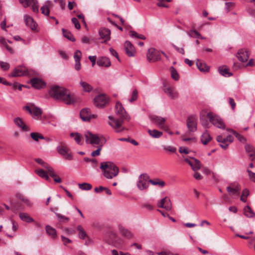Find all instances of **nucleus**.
<instances>
[{"instance_id": "nucleus-41", "label": "nucleus", "mask_w": 255, "mask_h": 255, "mask_svg": "<svg viewBox=\"0 0 255 255\" xmlns=\"http://www.w3.org/2000/svg\"><path fill=\"white\" fill-rule=\"evenodd\" d=\"M169 70L171 73V77L175 81L178 80L179 79V76L176 70L173 66H171Z\"/></svg>"}, {"instance_id": "nucleus-54", "label": "nucleus", "mask_w": 255, "mask_h": 255, "mask_svg": "<svg viewBox=\"0 0 255 255\" xmlns=\"http://www.w3.org/2000/svg\"><path fill=\"white\" fill-rule=\"evenodd\" d=\"M0 68L3 71L7 70L10 67V65L8 63L4 62L2 61H0Z\"/></svg>"}, {"instance_id": "nucleus-21", "label": "nucleus", "mask_w": 255, "mask_h": 255, "mask_svg": "<svg viewBox=\"0 0 255 255\" xmlns=\"http://www.w3.org/2000/svg\"><path fill=\"white\" fill-rule=\"evenodd\" d=\"M99 33L101 38L104 39V43L106 42L110 39L111 31L106 28H101L99 29Z\"/></svg>"}, {"instance_id": "nucleus-22", "label": "nucleus", "mask_w": 255, "mask_h": 255, "mask_svg": "<svg viewBox=\"0 0 255 255\" xmlns=\"http://www.w3.org/2000/svg\"><path fill=\"white\" fill-rule=\"evenodd\" d=\"M125 47L127 54L129 57L134 56L135 50L131 42L129 41H126Z\"/></svg>"}, {"instance_id": "nucleus-56", "label": "nucleus", "mask_w": 255, "mask_h": 255, "mask_svg": "<svg viewBox=\"0 0 255 255\" xmlns=\"http://www.w3.org/2000/svg\"><path fill=\"white\" fill-rule=\"evenodd\" d=\"M247 172L248 173L250 180L253 182H255V173L253 172L252 171L248 169L247 170Z\"/></svg>"}, {"instance_id": "nucleus-10", "label": "nucleus", "mask_w": 255, "mask_h": 255, "mask_svg": "<svg viewBox=\"0 0 255 255\" xmlns=\"http://www.w3.org/2000/svg\"><path fill=\"white\" fill-rule=\"evenodd\" d=\"M29 73L28 69L24 66H18L16 67L13 71L9 75V77H19L29 75Z\"/></svg>"}, {"instance_id": "nucleus-23", "label": "nucleus", "mask_w": 255, "mask_h": 255, "mask_svg": "<svg viewBox=\"0 0 255 255\" xmlns=\"http://www.w3.org/2000/svg\"><path fill=\"white\" fill-rule=\"evenodd\" d=\"M24 19L27 26H29L32 30L36 29L37 24L31 16L28 15H25L24 16Z\"/></svg>"}, {"instance_id": "nucleus-17", "label": "nucleus", "mask_w": 255, "mask_h": 255, "mask_svg": "<svg viewBox=\"0 0 255 255\" xmlns=\"http://www.w3.org/2000/svg\"><path fill=\"white\" fill-rule=\"evenodd\" d=\"M80 116L81 119L85 122L90 121L92 118H95L96 117V116L91 114L90 110L88 108L82 109L80 113Z\"/></svg>"}, {"instance_id": "nucleus-51", "label": "nucleus", "mask_w": 255, "mask_h": 255, "mask_svg": "<svg viewBox=\"0 0 255 255\" xmlns=\"http://www.w3.org/2000/svg\"><path fill=\"white\" fill-rule=\"evenodd\" d=\"M137 96H138V92H137V90H136V89L133 90L132 92L131 97L129 99V101L130 102L132 103V102L136 101L137 98Z\"/></svg>"}, {"instance_id": "nucleus-8", "label": "nucleus", "mask_w": 255, "mask_h": 255, "mask_svg": "<svg viewBox=\"0 0 255 255\" xmlns=\"http://www.w3.org/2000/svg\"><path fill=\"white\" fill-rule=\"evenodd\" d=\"M207 117L209 119V121L216 127L222 129H224L225 128L224 123L219 117L213 115L211 113H208L207 115Z\"/></svg>"}, {"instance_id": "nucleus-13", "label": "nucleus", "mask_w": 255, "mask_h": 255, "mask_svg": "<svg viewBox=\"0 0 255 255\" xmlns=\"http://www.w3.org/2000/svg\"><path fill=\"white\" fill-rule=\"evenodd\" d=\"M147 59L148 61H156L160 59V54L154 48H150L147 53Z\"/></svg>"}, {"instance_id": "nucleus-2", "label": "nucleus", "mask_w": 255, "mask_h": 255, "mask_svg": "<svg viewBox=\"0 0 255 255\" xmlns=\"http://www.w3.org/2000/svg\"><path fill=\"white\" fill-rule=\"evenodd\" d=\"M116 112L119 117V119H116L112 116H109L108 119L110 121L109 125L113 128L115 132L117 133L121 132L126 129L123 126L125 121H129L130 117L126 112L121 103L117 102L115 106Z\"/></svg>"}, {"instance_id": "nucleus-57", "label": "nucleus", "mask_w": 255, "mask_h": 255, "mask_svg": "<svg viewBox=\"0 0 255 255\" xmlns=\"http://www.w3.org/2000/svg\"><path fill=\"white\" fill-rule=\"evenodd\" d=\"M71 20L72 23L74 24L76 28L79 29L81 28L80 24L76 18L73 17L72 18Z\"/></svg>"}, {"instance_id": "nucleus-62", "label": "nucleus", "mask_w": 255, "mask_h": 255, "mask_svg": "<svg viewBox=\"0 0 255 255\" xmlns=\"http://www.w3.org/2000/svg\"><path fill=\"white\" fill-rule=\"evenodd\" d=\"M235 3L233 2H227L225 3V8L228 12H229L230 9V8L231 7H233L235 5Z\"/></svg>"}, {"instance_id": "nucleus-15", "label": "nucleus", "mask_w": 255, "mask_h": 255, "mask_svg": "<svg viewBox=\"0 0 255 255\" xmlns=\"http://www.w3.org/2000/svg\"><path fill=\"white\" fill-rule=\"evenodd\" d=\"M164 93L171 99H176L178 96V94L174 88L165 85L163 87Z\"/></svg>"}, {"instance_id": "nucleus-6", "label": "nucleus", "mask_w": 255, "mask_h": 255, "mask_svg": "<svg viewBox=\"0 0 255 255\" xmlns=\"http://www.w3.org/2000/svg\"><path fill=\"white\" fill-rule=\"evenodd\" d=\"M150 179L149 175L146 173L140 174L136 183L137 188L140 190H146L148 188L150 183Z\"/></svg>"}, {"instance_id": "nucleus-37", "label": "nucleus", "mask_w": 255, "mask_h": 255, "mask_svg": "<svg viewBox=\"0 0 255 255\" xmlns=\"http://www.w3.org/2000/svg\"><path fill=\"white\" fill-rule=\"evenodd\" d=\"M46 5H44L41 7L40 10L42 14L45 15H48L49 13V9L48 6L50 5L51 1L49 0H47L46 1Z\"/></svg>"}, {"instance_id": "nucleus-20", "label": "nucleus", "mask_w": 255, "mask_h": 255, "mask_svg": "<svg viewBox=\"0 0 255 255\" xmlns=\"http://www.w3.org/2000/svg\"><path fill=\"white\" fill-rule=\"evenodd\" d=\"M30 83L33 87L37 89H42L46 86V83L37 78H34L30 80Z\"/></svg>"}, {"instance_id": "nucleus-11", "label": "nucleus", "mask_w": 255, "mask_h": 255, "mask_svg": "<svg viewBox=\"0 0 255 255\" xmlns=\"http://www.w3.org/2000/svg\"><path fill=\"white\" fill-rule=\"evenodd\" d=\"M152 122L156 125L159 128L166 130L167 128L164 125L166 119L163 117L153 115L150 117Z\"/></svg>"}, {"instance_id": "nucleus-24", "label": "nucleus", "mask_w": 255, "mask_h": 255, "mask_svg": "<svg viewBox=\"0 0 255 255\" xmlns=\"http://www.w3.org/2000/svg\"><path fill=\"white\" fill-rule=\"evenodd\" d=\"M97 64L99 66L109 67L111 66V63L108 58L106 57H101L98 58Z\"/></svg>"}, {"instance_id": "nucleus-60", "label": "nucleus", "mask_w": 255, "mask_h": 255, "mask_svg": "<svg viewBox=\"0 0 255 255\" xmlns=\"http://www.w3.org/2000/svg\"><path fill=\"white\" fill-rule=\"evenodd\" d=\"M163 149L165 150H167L172 153L175 152L176 151V148L171 146H164Z\"/></svg>"}, {"instance_id": "nucleus-34", "label": "nucleus", "mask_w": 255, "mask_h": 255, "mask_svg": "<svg viewBox=\"0 0 255 255\" xmlns=\"http://www.w3.org/2000/svg\"><path fill=\"white\" fill-rule=\"evenodd\" d=\"M70 136L74 138V139L78 144L82 145L83 144L82 137L79 133H71Z\"/></svg>"}, {"instance_id": "nucleus-47", "label": "nucleus", "mask_w": 255, "mask_h": 255, "mask_svg": "<svg viewBox=\"0 0 255 255\" xmlns=\"http://www.w3.org/2000/svg\"><path fill=\"white\" fill-rule=\"evenodd\" d=\"M130 36L132 37L136 38L138 39L144 40L146 39V37L144 35L142 34H139L137 32L134 31H130Z\"/></svg>"}, {"instance_id": "nucleus-27", "label": "nucleus", "mask_w": 255, "mask_h": 255, "mask_svg": "<svg viewBox=\"0 0 255 255\" xmlns=\"http://www.w3.org/2000/svg\"><path fill=\"white\" fill-rule=\"evenodd\" d=\"M196 66L201 72H207L209 70V67L199 59H197L196 61Z\"/></svg>"}, {"instance_id": "nucleus-45", "label": "nucleus", "mask_w": 255, "mask_h": 255, "mask_svg": "<svg viewBox=\"0 0 255 255\" xmlns=\"http://www.w3.org/2000/svg\"><path fill=\"white\" fill-rule=\"evenodd\" d=\"M150 183L153 185H159L161 187H163L165 185V182L163 181H161L159 179H155L154 180L150 179Z\"/></svg>"}, {"instance_id": "nucleus-58", "label": "nucleus", "mask_w": 255, "mask_h": 255, "mask_svg": "<svg viewBox=\"0 0 255 255\" xmlns=\"http://www.w3.org/2000/svg\"><path fill=\"white\" fill-rule=\"evenodd\" d=\"M84 161L86 162H92L93 164V166L94 167H96L97 164V161L95 159H91L88 157H84Z\"/></svg>"}, {"instance_id": "nucleus-38", "label": "nucleus", "mask_w": 255, "mask_h": 255, "mask_svg": "<svg viewBox=\"0 0 255 255\" xmlns=\"http://www.w3.org/2000/svg\"><path fill=\"white\" fill-rule=\"evenodd\" d=\"M62 32L63 36L67 38L68 39L72 42L75 41V38L70 31L65 29H62Z\"/></svg>"}, {"instance_id": "nucleus-48", "label": "nucleus", "mask_w": 255, "mask_h": 255, "mask_svg": "<svg viewBox=\"0 0 255 255\" xmlns=\"http://www.w3.org/2000/svg\"><path fill=\"white\" fill-rule=\"evenodd\" d=\"M188 35L190 37H192L195 38H198L200 36H201V34L195 30H190L188 32Z\"/></svg>"}, {"instance_id": "nucleus-25", "label": "nucleus", "mask_w": 255, "mask_h": 255, "mask_svg": "<svg viewBox=\"0 0 255 255\" xmlns=\"http://www.w3.org/2000/svg\"><path fill=\"white\" fill-rule=\"evenodd\" d=\"M14 124L23 131H28L29 128L22 121V120L17 117L14 120Z\"/></svg>"}, {"instance_id": "nucleus-35", "label": "nucleus", "mask_w": 255, "mask_h": 255, "mask_svg": "<svg viewBox=\"0 0 255 255\" xmlns=\"http://www.w3.org/2000/svg\"><path fill=\"white\" fill-rule=\"evenodd\" d=\"M244 214L248 218L255 217V213L249 206H246L244 209Z\"/></svg>"}, {"instance_id": "nucleus-29", "label": "nucleus", "mask_w": 255, "mask_h": 255, "mask_svg": "<svg viewBox=\"0 0 255 255\" xmlns=\"http://www.w3.org/2000/svg\"><path fill=\"white\" fill-rule=\"evenodd\" d=\"M119 228L122 235L126 238L129 239L132 237V233L128 229L125 228L121 225L119 226Z\"/></svg>"}, {"instance_id": "nucleus-32", "label": "nucleus", "mask_w": 255, "mask_h": 255, "mask_svg": "<svg viewBox=\"0 0 255 255\" xmlns=\"http://www.w3.org/2000/svg\"><path fill=\"white\" fill-rule=\"evenodd\" d=\"M45 230L47 234L51 237L52 238L54 239L56 237V230L49 225H47L45 227Z\"/></svg>"}, {"instance_id": "nucleus-16", "label": "nucleus", "mask_w": 255, "mask_h": 255, "mask_svg": "<svg viewBox=\"0 0 255 255\" xmlns=\"http://www.w3.org/2000/svg\"><path fill=\"white\" fill-rule=\"evenodd\" d=\"M157 206L159 208H164L167 211L171 210L172 204L170 199L167 197L162 198L157 203Z\"/></svg>"}, {"instance_id": "nucleus-19", "label": "nucleus", "mask_w": 255, "mask_h": 255, "mask_svg": "<svg viewBox=\"0 0 255 255\" xmlns=\"http://www.w3.org/2000/svg\"><path fill=\"white\" fill-rule=\"evenodd\" d=\"M237 57L241 62L243 63L247 62L249 57L248 50L246 49H241L239 50Z\"/></svg>"}, {"instance_id": "nucleus-4", "label": "nucleus", "mask_w": 255, "mask_h": 255, "mask_svg": "<svg viewBox=\"0 0 255 255\" xmlns=\"http://www.w3.org/2000/svg\"><path fill=\"white\" fill-rule=\"evenodd\" d=\"M85 136L87 143L97 144L99 146L101 144L103 145L106 141L105 138H103V139H101L97 134H93L90 131L86 132L85 134Z\"/></svg>"}, {"instance_id": "nucleus-9", "label": "nucleus", "mask_w": 255, "mask_h": 255, "mask_svg": "<svg viewBox=\"0 0 255 255\" xmlns=\"http://www.w3.org/2000/svg\"><path fill=\"white\" fill-rule=\"evenodd\" d=\"M109 102V98L104 94L96 96L94 99L95 106L99 108H103Z\"/></svg>"}, {"instance_id": "nucleus-7", "label": "nucleus", "mask_w": 255, "mask_h": 255, "mask_svg": "<svg viewBox=\"0 0 255 255\" xmlns=\"http://www.w3.org/2000/svg\"><path fill=\"white\" fill-rule=\"evenodd\" d=\"M23 109L28 112L33 118H36V119H39L42 114V110L40 108L35 107L32 104L24 106Z\"/></svg>"}, {"instance_id": "nucleus-49", "label": "nucleus", "mask_w": 255, "mask_h": 255, "mask_svg": "<svg viewBox=\"0 0 255 255\" xmlns=\"http://www.w3.org/2000/svg\"><path fill=\"white\" fill-rule=\"evenodd\" d=\"M119 140L120 141H123L129 142L135 146L138 145V143L133 139H130L129 138H119Z\"/></svg>"}, {"instance_id": "nucleus-14", "label": "nucleus", "mask_w": 255, "mask_h": 255, "mask_svg": "<svg viewBox=\"0 0 255 255\" xmlns=\"http://www.w3.org/2000/svg\"><path fill=\"white\" fill-rule=\"evenodd\" d=\"M184 160L190 165L193 171H196L200 169V161L194 157H190L189 158H185Z\"/></svg>"}, {"instance_id": "nucleus-26", "label": "nucleus", "mask_w": 255, "mask_h": 255, "mask_svg": "<svg viewBox=\"0 0 255 255\" xmlns=\"http://www.w3.org/2000/svg\"><path fill=\"white\" fill-rule=\"evenodd\" d=\"M218 71L221 75L226 77H229L233 75L232 73L229 72V68L226 66L219 67Z\"/></svg>"}, {"instance_id": "nucleus-40", "label": "nucleus", "mask_w": 255, "mask_h": 255, "mask_svg": "<svg viewBox=\"0 0 255 255\" xmlns=\"http://www.w3.org/2000/svg\"><path fill=\"white\" fill-rule=\"evenodd\" d=\"M227 190L231 195H238L240 192V189H236L234 187L232 188V186L227 187Z\"/></svg>"}, {"instance_id": "nucleus-64", "label": "nucleus", "mask_w": 255, "mask_h": 255, "mask_svg": "<svg viewBox=\"0 0 255 255\" xmlns=\"http://www.w3.org/2000/svg\"><path fill=\"white\" fill-rule=\"evenodd\" d=\"M250 159L254 162H255V151L248 153Z\"/></svg>"}, {"instance_id": "nucleus-31", "label": "nucleus", "mask_w": 255, "mask_h": 255, "mask_svg": "<svg viewBox=\"0 0 255 255\" xmlns=\"http://www.w3.org/2000/svg\"><path fill=\"white\" fill-rule=\"evenodd\" d=\"M35 173L40 177L45 179L47 181H50V179L47 174V172L45 171L42 169H37L35 170Z\"/></svg>"}, {"instance_id": "nucleus-12", "label": "nucleus", "mask_w": 255, "mask_h": 255, "mask_svg": "<svg viewBox=\"0 0 255 255\" xmlns=\"http://www.w3.org/2000/svg\"><path fill=\"white\" fill-rule=\"evenodd\" d=\"M19 1L23 7L31 6L33 12H37L38 11V2L36 0H19Z\"/></svg>"}, {"instance_id": "nucleus-28", "label": "nucleus", "mask_w": 255, "mask_h": 255, "mask_svg": "<svg viewBox=\"0 0 255 255\" xmlns=\"http://www.w3.org/2000/svg\"><path fill=\"white\" fill-rule=\"evenodd\" d=\"M211 139L212 137L207 130H206L201 136V141L204 145L207 144Z\"/></svg>"}, {"instance_id": "nucleus-59", "label": "nucleus", "mask_w": 255, "mask_h": 255, "mask_svg": "<svg viewBox=\"0 0 255 255\" xmlns=\"http://www.w3.org/2000/svg\"><path fill=\"white\" fill-rule=\"evenodd\" d=\"M35 161L38 164L42 165L44 168L46 167V166L48 165L46 163H45L42 159L41 158H36L35 159Z\"/></svg>"}, {"instance_id": "nucleus-42", "label": "nucleus", "mask_w": 255, "mask_h": 255, "mask_svg": "<svg viewBox=\"0 0 255 255\" xmlns=\"http://www.w3.org/2000/svg\"><path fill=\"white\" fill-rule=\"evenodd\" d=\"M78 186L80 189L87 191L91 190L92 188L91 184L86 182L78 184Z\"/></svg>"}, {"instance_id": "nucleus-43", "label": "nucleus", "mask_w": 255, "mask_h": 255, "mask_svg": "<svg viewBox=\"0 0 255 255\" xmlns=\"http://www.w3.org/2000/svg\"><path fill=\"white\" fill-rule=\"evenodd\" d=\"M229 131L235 136H236L240 141L244 142L246 141V138L243 135L238 133L236 131L233 129H229Z\"/></svg>"}, {"instance_id": "nucleus-18", "label": "nucleus", "mask_w": 255, "mask_h": 255, "mask_svg": "<svg viewBox=\"0 0 255 255\" xmlns=\"http://www.w3.org/2000/svg\"><path fill=\"white\" fill-rule=\"evenodd\" d=\"M187 126L188 130L191 132L197 130L196 119L194 116H190L187 120Z\"/></svg>"}, {"instance_id": "nucleus-46", "label": "nucleus", "mask_w": 255, "mask_h": 255, "mask_svg": "<svg viewBox=\"0 0 255 255\" xmlns=\"http://www.w3.org/2000/svg\"><path fill=\"white\" fill-rule=\"evenodd\" d=\"M158 2L156 3V5L158 7H168V4L165 3V2H169L172 1V0H157Z\"/></svg>"}, {"instance_id": "nucleus-36", "label": "nucleus", "mask_w": 255, "mask_h": 255, "mask_svg": "<svg viewBox=\"0 0 255 255\" xmlns=\"http://www.w3.org/2000/svg\"><path fill=\"white\" fill-rule=\"evenodd\" d=\"M19 216L22 221L26 222L27 223H31L34 221L33 218L30 217L27 214L25 213H20Z\"/></svg>"}, {"instance_id": "nucleus-50", "label": "nucleus", "mask_w": 255, "mask_h": 255, "mask_svg": "<svg viewBox=\"0 0 255 255\" xmlns=\"http://www.w3.org/2000/svg\"><path fill=\"white\" fill-rule=\"evenodd\" d=\"M82 57V53L81 51L79 50H76L74 55V58L75 60V62L76 61H80L81 58Z\"/></svg>"}, {"instance_id": "nucleus-33", "label": "nucleus", "mask_w": 255, "mask_h": 255, "mask_svg": "<svg viewBox=\"0 0 255 255\" xmlns=\"http://www.w3.org/2000/svg\"><path fill=\"white\" fill-rule=\"evenodd\" d=\"M147 132L150 136L155 138H159L163 134L162 132L156 129H148Z\"/></svg>"}, {"instance_id": "nucleus-39", "label": "nucleus", "mask_w": 255, "mask_h": 255, "mask_svg": "<svg viewBox=\"0 0 255 255\" xmlns=\"http://www.w3.org/2000/svg\"><path fill=\"white\" fill-rule=\"evenodd\" d=\"M77 229L79 231V237L80 239L84 240L88 237L86 232L81 225L78 226Z\"/></svg>"}, {"instance_id": "nucleus-55", "label": "nucleus", "mask_w": 255, "mask_h": 255, "mask_svg": "<svg viewBox=\"0 0 255 255\" xmlns=\"http://www.w3.org/2000/svg\"><path fill=\"white\" fill-rule=\"evenodd\" d=\"M245 149L247 153L255 151V148L251 144H248L245 145Z\"/></svg>"}, {"instance_id": "nucleus-63", "label": "nucleus", "mask_w": 255, "mask_h": 255, "mask_svg": "<svg viewBox=\"0 0 255 255\" xmlns=\"http://www.w3.org/2000/svg\"><path fill=\"white\" fill-rule=\"evenodd\" d=\"M142 207L143 208H146L148 211H151L153 209L152 205L148 203H145L143 204Z\"/></svg>"}, {"instance_id": "nucleus-44", "label": "nucleus", "mask_w": 255, "mask_h": 255, "mask_svg": "<svg viewBox=\"0 0 255 255\" xmlns=\"http://www.w3.org/2000/svg\"><path fill=\"white\" fill-rule=\"evenodd\" d=\"M58 221L60 222L67 223L69 221V218L58 213H55Z\"/></svg>"}, {"instance_id": "nucleus-61", "label": "nucleus", "mask_w": 255, "mask_h": 255, "mask_svg": "<svg viewBox=\"0 0 255 255\" xmlns=\"http://www.w3.org/2000/svg\"><path fill=\"white\" fill-rule=\"evenodd\" d=\"M229 103L230 105L232 110H234L236 106V104L234 101V100L232 98H230L229 99Z\"/></svg>"}, {"instance_id": "nucleus-1", "label": "nucleus", "mask_w": 255, "mask_h": 255, "mask_svg": "<svg viewBox=\"0 0 255 255\" xmlns=\"http://www.w3.org/2000/svg\"><path fill=\"white\" fill-rule=\"evenodd\" d=\"M49 94L54 99L68 105H73L78 101V97L69 90L59 86L51 87L49 90Z\"/></svg>"}, {"instance_id": "nucleus-3", "label": "nucleus", "mask_w": 255, "mask_h": 255, "mask_svg": "<svg viewBox=\"0 0 255 255\" xmlns=\"http://www.w3.org/2000/svg\"><path fill=\"white\" fill-rule=\"evenodd\" d=\"M100 169L103 172V176L107 179H112L116 177L119 172V168L115 163L110 161L101 162Z\"/></svg>"}, {"instance_id": "nucleus-53", "label": "nucleus", "mask_w": 255, "mask_h": 255, "mask_svg": "<svg viewBox=\"0 0 255 255\" xmlns=\"http://www.w3.org/2000/svg\"><path fill=\"white\" fill-rule=\"evenodd\" d=\"M102 144H101V145H100L99 146H98V148L97 150L92 152L91 153V156L94 157V156H98L100 154V152L102 150Z\"/></svg>"}, {"instance_id": "nucleus-52", "label": "nucleus", "mask_w": 255, "mask_h": 255, "mask_svg": "<svg viewBox=\"0 0 255 255\" xmlns=\"http://www.w3.org/2000/svg\"><path fill=\"white\" fill-rule=\"evenodd\" d=\"M45 168H46L49 174V175L51 177L54 178L55 176H56V173L52 167L47 165Z\"/></svg>"}, {"instance_id": "nucleus-5", "label": "nucleus", "mask_w": 255, "mask_h": 255, "mask_svg": "<svg viewBox=\"0 0 255 255\" xmlns=\"http://www.w3.org/2000/svg\"><path fill=\"white\" fill-rule=\"evenodd\" d=\"M59 144L56 148L58 153L63 156L66 160H72L73 155L71 153H69L70 149L67 146L66 143L65 142H61Z\"/></svg>"}, {"instance_id": "nucleus-30", "label": "nucleus", "mask_w": 255, "mask_h": 255, "mask_svg": "<svg viewBox=\"0 0 255 255\" xmlns=\"http://www.w3.org/2000/svg\"><path fill=\"white\" fill-rule=\"evenodd\" d=\"M80 85L82 87L83 91L85 92L89 93L93 90V87L90 84L82 80L80 82Z\"/></svg>"}]
</instances>
